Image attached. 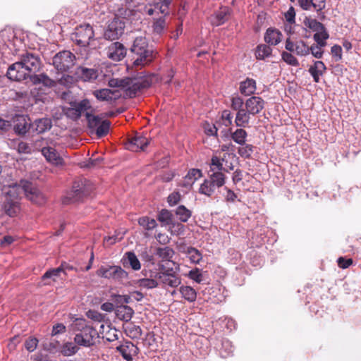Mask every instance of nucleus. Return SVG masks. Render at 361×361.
<instances>
[{
    "label": "nucleus",
    "mask_w": 361,
    "mask_h": 361,
    "mask_svg": "<svg viewBox=\"0 0 361 361\" xmlns=\"http://www.w3.org/2000/svg\"><path fill=\"white\" fill-rule=\"evenodd\" d=\"M154 80V75H147L145 72H138L130 77L111 78L108 85L111 87H118L123 90L125 95L134 97L142 90L149 87Z\"/></svg>",
    "instance_id": "nucleus-1"
},
{
    "label": "nucleus",
    "mask_w": 361,
    "mask_h": 361,
    "mask_svg": "<svg viewBox=\"0 0 361 361\" xmlns=\"http://www.w3.org/2000/svg\"><path fill=\"white\" fill-rule=\"evenodd\" d=\"M41 62L39 58L32 54H23L20 60L11 65L7 71L6 75L11 80L21 81L30 79L32 75L39 71Z\"/></svg>",
    "instance_id": "nucleus-2"
},
{
    "label": "nucleus",
    "mask_w": 361,
    "mask_h": 361,
    "mask_svg": "<svg viewBox=\"0 0 361 361\" xmlns=\"http://www.w3.org/2000/svg\"><path fill=\"white\" fill-rule=\"evenodd\" d=\"M130 50L137 56L133 62L135 66H145L153 59V52L149 49L147 41L145 37H137Z\"/></svg>",
    "instance_id": "nucleus-3"
},
{
    "label": "nucleus",
    "mask_w": 361,
    "mask_h": 361,
    "mask_svg": "<svg viewBox=\"0 0 361 361\" xmlns=\"http://www.w3.org/2000/svg\"><path fill=\"white\" fill-rule=\"evenodd\" d=\"M76 325L80 331L74 337L75 343L80 346L91 347L93 346L97 338L99 337L97 331L92 326L85 324V320H78Z\"/></svg>",
    "instance_id": "nucleus-4"
},
{
    "label": "nucleus",
    "mask_w": 361,
    "mask_h": 361,
    "mask_svg": "<svg viewBox=\"0 0 361 361\" xmlns=\"http://www.w3.org/2000/svg\"><path fill=\"white\" fill-rule=\"evenodd\" d=\"M265 106V101L260 97L251 96L245 101V111L243 112L241 127L249 126L251 116L259 114Z\"/></svg>",
    "instance_id": "nucleus-5"
},
{
    "label": "nucleus",
    "mask_w": 361,
    "mask_h": 361,
    "mask_svg": "<svg viewBox=\"0 0 361 361\" xmlns=\"http://www.w3.org/2000/svg\"><path fill=\"white\" fill-rule=\"evenodd\" d=\"M71 38L80 47L94 45L95 38L92 26L90 24L78 26L72 34Z\"/></svg>",
    "instance_id": "nucleus-6"
},
{
    "label": "nucleus",
    "mask_w": 361,
    "mask_h": 361,
    "mask_svg": "<svg viewBox=\"0 0 361 361\" xmlns=\"http://www.w3.org/2000/svg\"><path fill=\"white\" fill-rule=\"evenodd\" d=\"M225 157L219 158L213 156L209 166V180L216 188L223 186L225 183V175L223 172V161Z\"/></svg>",
    "instance_id": "nucleus-7"
},
{
    "label": "nucleus",
    "mask_w": 361,
    "mask_h": 361,
    "mask_svg": "<svg viewBox=\"0 0 361 361\" xmlns=\"http://www.w3.org/2000/svg\"><path fill=\"white\" fill-rule=\"evenodd\" d=\"M99 277L112 279L121 283L128 279V273L117 265L101 266L96 272Z\"/></svg>",
    "instance_id": "nucleus-8"
},
{
    "label": "nucleus",
    "mask_w": 361,
    "mask_h": 361,
    "mask_svg": "<svg viewBox=\"0 0 361 361\" xmlns=\"http://www.w3.org/2000/svg\"><path fill=\"white\" fill-rule=\"evenodd\" d=\"M159 271L154 272V278H157L160 283L172 288L178 287L181 279L176 274L173 268H166L164 264H159Z\"/></svg>",
    "instance_id": "nucleus-9"
},
{
    "label": "nucleus",
    "mask_w": 361,
    "mask_h": 361,
    "mask_svg": "<svg viewBox=\"0 0 361 361\" xmlns=\"http://www.w3.org/2000/svg\"><path fill=\"white\" fill-rule=\"evenodd\" d=\"M93 190V186L90 181L86 179H80L74 182L72 190L68 194V198L71 202L82 200L89 196Z\"/></svg>",
    "instance_id": "nucleus-10"
},
{
    "label": "nucleus",
    "mask_w": 361,
    "mask_h": 361,
    "mask_svg": "<svg viewBox=\"0 0 361 361\" xmlns=\"http://www.w3.org/2000/svg\"><path fill=\"white\" fill-rule=\"evenodd\" d=\"M75 56L70 51L64 50L57 53L52 59L54 68L60 72H66L75 64Z\"/></svg>",
    "instance_id": "nucleus-11"
},
{
    "label": "nucleus",
    "mask_w": 361,
    "mask_h": 361,
    "mask_svg": "<svg viewBox=\"0 0 361 361\" xmlns=\"http://www.w3.org/2000/svg\"><path fill=\"white\" fill-rule=\"evenodd\" d=\"M18 189H20L31 202L37 204L41 205L45 202L44 195L38 188L28 181L22 180L18 186Z\"/></svg>",
    "instance_id": "nucleus-12"
},
{
    "label": "nucleus",
    "mask_w": 361,
    "mask_h": 361,
    "mask_svg": "<svg viewBox=\"0 0 361 361\" xmlns=\"http://www.w3.org/2000/svg\"><path fill=\"white\" fill-rule=\"evenodd\" d=\"M125 23L123 19L120 18H114L109 24L104 32V38L109 40H115L118 39L123 33Z\"/></svg>",
    "instance_id": "nucleus-13"
},
{
    "label": "nucleus",
    "mask_w": 361,
    "mask_h": 361,
    "mask_svg": "<svg viewBox=\"0 0 361 361\" xmlns=\"http://www.w3.org/2000/svg\"><path fill=\"white\" fill-rule=\"evenodd\" d=\"M126 55V49L118 42L111 43L106 49L107 57L114 61H120Z\"/></svg>",
    "instance_id": "nucleus-14"
},
{
    "label": "nucleus",
    "mask_w": 361,
    "mask_h": 361,
    "mask_svg": "<svg viewBox=\"0 0 361 361\" xmlns=\"http://www.w3.org/2000/svg\"><path fill=\"white\" fill-rule=\"evenodd\" d=\"M9 191L6 196L5 200L3 204V209L6 214L10 217L16 216L20 211V203L16 197L11 198Z\"/></svg>",
    "instance_id": "nucleus-15"
},
{
    "label": "nucleus",
    "mask_w": 361,
    "mask_h": 361,
    "mask_svg": "<svg viewBox=\"0 0 361 361\" xmlns=\"http://www.w3.org/2000/svg\"><path fill=\"white\" fill-rule=\"evenodd\" d=\"M231 107L233 111H236L235 118V124L237 127H241L243 124L242 115L245 111V102L238 95L233 96L231 99Z\"/></svg>",
    "instance_id": "nucleus-16"
},
{
    "label": "nucleus",
    "mask_w": 361,
    "mask_h": 361,
    "mask_svg": "<svg viewBox=\"0 0 361 361\" xmlns=\"http://www.w3.org/2000/svg\"><path fill=\"white\" fill-rule=\"evenodd\" d=\"M42 154L47 162L54 166H61L63 164V159L60 156L57 150L51 147H44L41 149Z\"/></svg>",
    "instance_id": "nucleus-17"
},
{
    "label": "nucleus",
    "mask_w": 361,
    "mask_h": 361,
    "mask_svg": "<svg viewBox=\"0 0 361 361\" xmlns=\"http://www.w3.org/2000/svg\"><path fill=\"white\" fill-rule=\"evenodd\" d=\"M116 350L126 361H133L137 354L138 348L130 341H126L116 348Z\"/></svg>",
    "instance_id": "nucleus-18"
},
{
    "label": "nucleus",
    "mask_w": 361,
    "mask_h": 361,
    "mask_svg": "<svg viewBox=\"0 0 361 361\" xmlns=\"http://www.w3.org/2000/svg\"><path fill=\"white\" fill-rule=\"evenodd\" d=\"M75 76L83 82H92L98 78V71L84 66H79L75 70Z\"/></svg>",
    "instance_id": "nucleus-19"
},
{
    "label": "nucleus",
    "mask_w": 361,
    "mask_h": 361,
    "mask_svg": "<svg viewBox=\"0 0 361 361\" xmlns=\"http://www.w3.org/2000/svg\"><path fill=\"white\" fill-rule=\"evenodd\" d=\"M93 95L99 101L111 102L117 99L120 94L116 90H111L107 88L96 90Z\"/></svg>",
    "instance_id": "nucleus-20"
},
{
    "label": "nucleus",
    "mask_w": 361,
    "mask_h": 361,
    "mask_svg": "<svg viewBox=\"0 0 361 361\" xmlns=\"http://www.w3.org/2000/svg\"><path fill=\"white\" fill-rule=\"evenodd\" d=\"M52 127V121L50 118H42L35 119L31 123V128L33 131L38 134L44 133L49 130Z\"/></svg>",
    "instance_id": "nucleus-21"
},
{
    "label": "nucleus",
    "mask_w": 361,
    "mask_h": 361,
    "mask_svg": "<svg viewBox=\"0 0 361 361\" xmlns=\"http://www.w3.org/2000/svg\"><path fill=\"white\" fill-rule=\"evenodd\" d=\"M148 144L149 140L147 137L142 135H136L130 140L128 148L130 150L138 152L145 150Z\"/></svg>",
    "instance_id": "nucleus-22"
},
{
    "label": "nucleus",
    "mask_w": 361,
    "mask_h": 361,
    "mask_svg": "<svg viewBox=\"0 0 361 361\" xmlns=\"http://www.w3.org/2000/svg\"><path fill=\"white\" fill-rule=\"evenodd\" d=\"M230 16V9L226 7H221L214 15L210 17V22L214 26H219L228 20Z\"/></svg>",
    "instance_id": "nucleus-23"
},
{
    "label": "nucleus",
    "mask_w": 361,
    "mask_h": 361,
    "mask_svg": "<svg viewBox=\"0 0 361 361\" xmlns=\"http://www.w3.org/2000/svg\"><path fill=\"white\" fill-rule=\"evenodd\" d=\"M326 70L325 64L322 61H316L309 68V73L313 78L315 82L320 81V77L324 75Z\"/></svg>",
    "instance_id": "nucleus-24"
},
{
    "label": "nucleus",
    "mask_w": 361,
    "mask_h": 361,
    "mask_svg": "<svg viewBox=\"0 0 361 361\" xmlns=\"http://www.w3.org/2000/svg\"><path fill=\"white\" fill-rule=\"evenodd\" d=\"M124 267L129 266L134 271H138L141 268V264L135 254L133 252H127L121 259Z\"/></svg>",
    "instance_id": "nucleus-25"
},
{
    "label": "nucleus",
    "mask_w": 361,
    "mask_h": 361,
    "mask_svg": "<svg viewBox=\"0 0 361 361\" xmlns=\"http://www.w3.org/2000/svg\"><path fill=\"white\" fill-rule=\"evenodd\" d=\"M257 90L256 81L252 78H247L240 82L239 90L244 96H250L253 94Z\"/></svg>",
    "instance_id": "nucleus-26"
},
{
    "label": "nucleus",
    "mask_w": 361,
    "mask_h": 361,
    "mask_svg": "<svg viewBox=\"0 0 361 361\" xmlns=\"http://www.w3.org/2000/svg\"><path fill=\"white\" fill-rule=\"evenodd\" d=\"M282 34L275 28H268L264 35L265 42L270 45H277L281 41Z\"/></svg>",
    "instance_id": "nucleus-27"
},
{
    "label": "nucleus",
    "mask_w": 361,
    "mask_h": 361,
    "mask_svg": "<svg viewBox=\"0 0 361 361\" xmlns=\"http://www.w3.org/2000/svg\"><path fill=\"white\" fill-rule=\"evenodd\" d=\"M30 82L34 85L42 84L46 87H53L55 85V82L49 78L46 74L32 75L30 79Z\"/></svg>",
    "instance_id": "nucleus-28"
},
{
    "label": "nucleus",
    "mask_w": 361,
    "mask_h": 361,
    "mask_svg": "<svg viewBox=\"0 0 361 361\" xmlns=\"http://www.w3.org/2000/svg\"><path fill=\"white\" fill-rule=\"evenodd\" d=\"M174 254V250L168 246L157 247L155 251V255L160 258L161 262H171Z\"/></svg>",
    "instance_id": "nucleus-29"
},
{
    "label": "nucleus",
    "mask_w": 361,
    "mask_h": 361,
    "mask_svg": "<svg viewBox=\"0 0 361 361\" xmlns=\"http://www.w3.org/2000/svg\"><path fill=\"white\" fill-rule=\"evenodd\" d=\"M134 313L133 310L127 305H121L116 310V317L123 321L129 322Z\"/></svg>",
    "instance_id": "nucleus-30"
},
{
    "label": "nucleus",
    "mask_w": 361,
    "mask_h": 361,
    "mask_svg": "<svg viewBox=\"0 0 361 361\" xmlns=\"http://www.w3.org/2000/svg\"><path fill=\"white\" fill-rule=\"evenodd\" d=\"M202 176V171L200 169H192L185 176L184 185L187 187L192 186L195 182Z\"/></svg>",
    "instance_id": "nucleus-31"
},
{
    "label": "nucleus",
    "mask_w": 361,
    "mask_h": 361,
    "mask_svg": "<svg viewBox=\"0 0 361 361\" xmlns=\"http://www.w3.org/2000/svg\"><path fill=\"white\" fill-rule=\"evenodd\" d=\"M182 297L190 302H195L197 298L196 290L190 286H182L179 288Z\"/></svg>",
    "instance_id": "nucleus-32"
},
{
    "label": "nucleus",
    "mask_w": 361,
    "mask_h": 361,
    "mask_svg": "<svg viewBox=\"0 0 361 361\" xmlns=\"http://www.w3.org/2000/svg\"><path fill=\"white\" fill-rule=\"evenodd\" d=\"M79 350V348L72 342H66L63 343L60 349L59 352L63 356L70 357L74 355Z\"/></svg>",
    "instance_id": "nucleus-33"
},
{
    "label": "nucleus",
    "mask_w": 361,
    "mask_h": 361,
    "mask_svg": "<svg viewBox=\"0 0 361 361\" xmlns=\"http://www.w3.org/2000/svg\"><path fill=\"white\" fill-rule=\"evenodd\" d=\"M242 128L243 127H240V128L236 129L231 134V138L237 144L240 145H245L246 142V138L247 137V133Z\"/></svg>",
    "instance_id": "nucleus-34"
},
{
    "label": "nucleus",
    "mask_w": 361,
    "mask_h": 361,
    "mask_svg": "<svg viewBox=\"0 0 361 361\" xmlns=\"http://www.w3.org/2000/svg\"><path fill=\"white\" fill-rule=\"evenodd\" d=\"M154 273L150 274V278L142 279L138 281V284L140 287L145 288H154L159 286V281L157 278H154Z\"/></svg>",
    "instance_id": "nucleus-35"
},
{
    "label": "nucleus",
    "mask_w": 361,
    "mask_h": 361,
    "mask_svg": "<svg viewBox=\"0 0 361 361\" xmlns=\"http://www.w3.org/2000/svg\"><path fill=\"white\" fill-rule=\"evenodd\" d=\"M272 52L271 48L266 44H260L257 47L255 51L256 58L259 60H263L266 57H269Z\"/></svg>",
    "instance_id": "nucleus-36"
},
{
    "label": "nucleus",
    "mask_w": 361,
    "mask_h": 361,
    "mask_svg": "<svg viewBox=\"0 0 361 361\" xmlns=\"http://www.w3.org/2000/svg\"><path fill=\"white\" fill-rule=\"evenodd\" d=\"M125 331L127 336L131 338H139L142 334L141 328L139 326L132 323L126 326L125 328Z\"/></svg>",
    "instance_id": "nucleus-37"
},
{
    "label": "nucleus",
    "mask_w": 361,
    "mask_h": 361,
    "mask_svg": "<svg viewBox=\"0 0 361 361\" xmlns=\"http://www.w3.org/2000/svg\"><path fill=\"white\" fill-rule=\"evenodd\" d=\"M176 215L181 222H186L190 218L192 212L185 206L180 205L176 209Z\"/></svg>",
    "instance_id": "nucleus-38"
},
{
    "label": "nucleus",
    "mask_w": 361,
    "mask_h": 361,
    "mask_svg": "<svg viewBox=\"0 0 361 361\" xmlns=\"http://www.w3.org/2000/svg\"><path fill=\"white\" fill-rule=\"evenodd\" d=\"M215 188L216 187L209 179H206L201 184L199 192L201 194L210 197L214 192Z\"/></svg>",
    "instance_id": "nucleus-39"
},
{
    "label": "nucleus",
    "mask_w": 361,
    "mask_h": 361,
    "mask_svg": "<svg viewBox=\"0 0 361 361\" xmlns=\"http://www.w3.org/2000/svg\"><path fill=\"white\" fill-rule=\"evenodd\" d=\"M138 223L140 226L143 227L145 230L151 231L157 227V224L155 219H150L148 216H142L139 219Z\"/></svg>",
    "instance_id": "nucleus-40"
},
{
    "label": "nucleus",
    "mask_w": 361,
    "mask_h": 361,
    "mask_svg": "<svg viewBox=\"0 0 361 361\" xmlns=\"http://www.w3.org/2000/svg\"><path fill=\"white\" fill-rule=\"evenodd\" d=\"M86 117L88 123V127L93 131H95L99 124L104 121L102 120V118L99 116L92 115L89 113L86 114Z\"/></svg>",
    "instance_id": "nucleus-41"
},
{
    "label": "nucleus",
    "mask_w": 361,
    "mask_h": 361,
    "mask_svg": "<svg viewBox=\"0 0 361 361\" xmlns=\"http://www.w3.org/2000/svg\"><path fill=\"white\" fill-rule=\"evenodd\" d=\"M294 53L300 56H307L310 54L309 47L305 42L298 41L295 42Z\"/></svg>",
    "instance_id": "nucleus-42"
},
{
    "label": "nucleus",
    "mask_w": 361,
    "mask_h": 361,
    "mask_svg": "<svg viewBox=\"0 0 361 361\" xmlns=\"http://www.w3.org/2000/svg\"><path fill=\"white\" fill-rule=\"evenodd\" d=\"M305 26L314 32H319L325 29L324 25L316 19L306 18L304 21Z\"/></svg>",
    "instance_id": "nucleus-43"
},
{
    "label": "nucleus",
    "mask_w": 361,
    "mask_h": 361,
    "mask_svg": "<svg viewBox=\"0 0 361 361\" xmlns=\"http://www.w3.org/2000/svg\"><path fill=\"white\" fill-rule=\"evenodd\" d=\"M165 27H166L165 16L154 19L152 27H153V31L155 33H157L158 35L161 34L164 32Z\"/></svg>",
    "instance_id": "nucleus-44"
},
{
    "label": "nucleus",
    "mask_w": 361,
    "mask_h": 361,
    "mask_svg": "<svg viewBox=\"0 0 361 361\" xmlns=\"http://www.w3.org/2000/svg\"><path fill=\"white\" fill-rule=\"evenodd\" d=\"M169 231L172 235H180L185 232V226L180 223L171 222L169 225Z\"/></svg>",
    "instance_id": "nucleus-45"
},
{
    "label": "nucleus",
    "mask_w": 361,
    "mask_h": 361,
    "mask_svg": "<svg viewBox=\"0 0 361 361\" xmlns=\"http://www.w3.org/2000/svg\"><path fill=\"white\" fill-rule=\"evenodd\" d=\"M110 122L107 120H104L95 130V133L99 137L106 135L109 130Z\"/></svg>",
    "instance_id": "nucleus-46"
},
{
    "label": "nucleus",
    "mask_w": 361,
    "mask_h": 361,
    "mask_svg": "<svg viewBox=\"0 0 361 361\" xmlns=\"http://www.w3.org/2000/svg\"><path fill=\"white\" fill-rule=\"evenodd\" d=\"M188 257L193 263L197 264L202 259V255L198 250L195 247H188L187 250Z\"/></svg>",
    "instance_id": "nucleus-47"
},
{
    "label": "nucleus",
    "mask_w": 361,
    "mask_h": 361,
    "mask_svg": "<svg viewBox=\"0 0 361 361\" xmlns=\"http://www.w3.org/2000/svg\"><path fill=\"white\" fill-rule=\"evenodd\" d=\"M158 220L166 225H169L172 222V214L167 209H162L158 215Z\"/></svg>",
    "instance_id": "nucleus-48"
},
{
    "label": "nucleus",
    "mask_w": 361,
    "mask_h": 361,
    "mask_svg": "<svg viewBox=\"0 0 361 361\" xmlns=\"http://www.w3.org/2000/svg\"><path fill=\"white\" fill-rule=\"evenodd\" d=\"M282 59L288 65L293 66H299V62L298 59L290 53L283 51L281 54Z\"/></svg>",
    "instance_id": "nucleus-49"
},
{
    "label": "nucleus",
    "mask_w": 361,
    "mask_h": 361,
    "mask_svg": "<svg viewBox=\"0 0 361 361\" xmlns=\"http://www.w3.org/2000/svg\"><path fill=\"white\" fill-rule=\"evenodd\" d=\"M62 271H63V268L61 267L48 270L43 275L42 279H51L53 281H56V278L59 276L60 273Z\"/></svg>",
    "instance_id": "nucleus-50"
},
{
    "label": "nucleus",
    "mask_w": 361,
    "mask_h": 361,
    "mask_svg": "<svg viewBox=\"0 0 361 361\" xmlns=\"http://www.w3.org/2000/svg\"><path fill=\"white\" fill-rule=\"evenodd\" d=\"M38 339L35 337H29L25 342V348L29 352H33L37 347Z\"/></svg>",
    "instance_id": "nucleus-51"
},
{
    "label": "nucleus",
    "mask_w": 361,
    "mask_h": 361,
    "mask_svg": "<svg viewBox=\"0 0 361 361\" xmlns=\"http://www.w3.org/2000/svg\"><path fill=\"white\" fill-rule=\"evenodd\" d=\"M233 353V346L231 342L228 340L222 342V349L221 350V355L224 357H226L231 355Z\"/></svg>",
    "instance_id": "nucleus-52"
},
{
    "label": "nucleus",
    "mask_w": 361,
    "mask_h": 361,
    "mask_svg": "<svg viewBox=\"0 0 361 361\" xmlns=\"http://www.w3.org/2000/svg\"><path fill=\"white\" fill-rule=\"evenodd\" d=\"M233 114L230 110H224L221 113L222 123L225 126L228 127L233 123Z\"/></svg>",
    "instance_id": "nucleus-53"
},
{
    "label": "nucleus",
    "mask_w": 361,
    "mask_h": 361,
    "mask_svg": "<svg viewBox=\"0 0 361 361\" xmlns=\"http://www.w3.org/2000/svg\"><path fill=\"white\" fill-rule=\"evenodd\" d=\"M188 277L198 283L202 281V274L197 268L190 270L188 273Z\"/></svg>",
    "instance_id": "nucleus-54"
},
{
    "label": "nucleus",
    "mask_w": 361,
    "mask_h": 361,
    "mask_svg": "<svg viewBox=\"0 0 361 361\" xmlns=\"http://www.w3.org/2000/svg\"><path fill=\"white\" fill-rule=\"evenodd\" d=\"M87 317L93 321L101 322L104 320V316L95 310H89L87 312Z\"/></svg>",
    "instance_id": "nucleus-55"
},
{
    "label": "nucleus",
    "mask_w": 361,
    "mask_h": 361,
    "mask_svg": "<svg viewBox=\"0 0 361 361\" xmlns=\"http://www.w3.org/2000/svg\"><path fill=\"white\" fill-rule=\"evenodd\" d=\"M310 49V53L316 59H322L324 54V49L317 47L316 44H312Z\"/></svg>",
    "instance_id": "nucleus-56"
},
{
    "label": "nucleus",
    "mask_w": 361,
    "mask_h": 361,
    "mask_svg": "<svg viewBox=\"0 0 361 361\" xmlns=\"http://www.w3.org/2000/svg\"><path fill=\"white\" fill-rule=\"evenodd\" d=\"M252 149V145H245V146L239 148L238 153L241 157H250L253 152Z\"/></svg>",
    "instance_id": "nucleus-57"
},
{
    "label": "nucleus",
    "mask_w": 361,
    "mask_h": 361,
    "mask_svg": "<svg viewBox=\"0 0 361 361\" xmlns=\"http://www.w3.org/2000/svg\"><path fill=\"white\" fill-rule=\"evenodd\" d=\"M332 56L336 59V61H339L342 58V48L339 45H334L331 49Z\"/></svg>",
    "instance_id": "nucleus-58"
},
{
    "label": "nucleus",
    "mask_w": 361,
    "mask_h": 361,
    "mask_svg": "<svg viewBox=\"0 0 361 361\" xmlns=\"http://www.w3.org/2000/svg\"><path fill=\"white\" fill-rule=\"evenodd\" d=\"M180 200V194L178 192H174L168 197V202L170 206L176 205Z\"/></svg>",
    "instance_id": "nucleus-59"
},
{
    "label": "nucleus",
    "mask_w": 361,
    "mask_h": 361,
    "mask_svg": "<svg viewBox=\"0 0 361 361\" xmlns=\"http://www.w3.org/2000/svg\"><path fill=\"white\" fill-rule=\"evenodd\" d=\"M17 151L19 153L30 154L31 152V148L28 143L20 142L17 146Z\"/></svg>",
    "instance_id": "nucleus-60"
},
{
    "label": "nucleus",
    "mask_w": 361,
    "mask_h": 361,
    "mask_svg": "<svg viewBox=\"0 0 361 361\" xmlns=\"http://www.w3.org/2000/svg\"><path fill=\"white\" fill-rule=\"evenodd\" d=\"M329 37V35L326 29L317 32L313 36V39L315 42H319V40H326Z\"/></svg>",
    "instance_id": "nucleus-61"
},
{
    "label": "nucleus",
    "mask_w": 361,
    "mask_h": 361,
    "mask_svg": "<svg viewBox=\"0 0 361 361\" xmlns=\"http://www.w3.org/2000/svg\"><path fill=\"white\" fill-rule=\"evenodd\" d=\"M312 8L319 12L322 11L326 6V0H312Z\"/></svg>",
    "instance_id": "nucleus-62"
},
{
    "label": "nucleus",
    "mask_w": 361,
    "mask_h": 361,
    "mask_svg": "<svg viewBox=\"0 0 361 361\" xmlns=\"http://www.w3.org/2000/svg\"><path fill=\"white\" fill-rule=\"evenodd\" d=\"M285 18L289 23H295V11L293 6H290L285 13Z\"/></svg>",
    "instance_id": "nucleus-63"
},
{
    "label": "nucleus",
    "mask_w": 361,
    "mask_h": 361,
    "mask_svg": "<svg viewBox=\"0 0 361 361\" xmlns=\"http://www.w3.org/2000/svg\"><path fill=\"white\" fill-rule=\"evenodd\" d=\"M338 265L340 268L346 269L353 264L352 259H345L343 257H339L337 260Z\"/></svg>",
    "instance_id": "nucleus-64"
}]
</instances>
